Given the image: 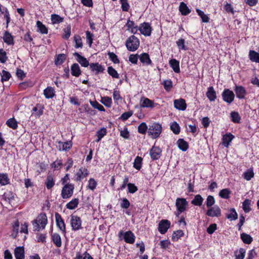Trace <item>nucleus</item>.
Returning a JSON list of instances; mask_svg holds the SVG:
<instances>
[{
	"label": "nucleus",
	"mask_w": 259,
	"mask_h": 259,
	"mask_svg": "<svg viewBox=\"0 0 259 259\" xmlns=\"http://www.w3.org/2000/svg\"><path fill=\"white\" fill-rule=\"evenodd\" d=\"M48 223L47 217L45 213H40L36 219L32 222L34 231H39L44 229Z\"/></svg>",
	"instance_id": "nucleus-1"
},
{
	"label": "nucleus",
	"mask_w": 259,
	"mask_h": 259,
	"mask_svg": "<svg viewBox=\"0 0 259 259\" xmlns=\"http://www.w3.org/2000/svg\"><path fill=\"white\" fill-rule=\"evenodd\" d=\"M162 127L161 124L154 122L149 125L148 131V135L152 139H156L159 137L162 132Z\"/></svg>",
	"instance_id": "nucleus-2"
},
{
	"label": "nucleus",
	"mask_w": 259,
	"mask_h": 259,
	"mask_svg": "<svg viewBox=\"0 0 259 259\" xmlns=\"http://www.w3.org/2000/svg\"><path fill=\"white\" fill-rule=\"evenodd\" d=\"M140 45V40L135 35L130 36L126 40L125 46L127 49L130 51H135Z\"/></svg>",
	"instance_id": "nucleus-3"
},
{
	"label": "nucleus",
	"mask_w": 259,
	"mask_h": 259,
	"mask_svg": "<svg viewBox=\"0 0 259 259\" xmlns=\"http://www.w3.org/2000/svg\"><path fill=\"white\" fill-rule=\"evenodd\" d=\"M188 205V202L185 198H178L176 201V206L177 209L176 215L179 217L181 213L185 211Z\"/></svg>",
	"instance_id": "nucleus-4"
},
{
	"label": "nucleus",
	"mask_w": 259,
	"mask_h": 259,
	"mask_svg": "<svg viewBox=\"0 0 259 259\" xmlns=\"http://www.w3.org/2000/svg\"><path fill=\"white\" fill-rule=\"evenodd\" d=\"M74 189V185L72 184H66L62 188L61 191V197L63 199L70 198L73 194Z\"/></svg>",
	"instance_id": "nucleus-5"
},
{
	"label": "nucleus",
	"mask_w": 259,
	"mask_h": 259,
	"mask_svg": "<svg viewBox=\"0 0 259 259\" xmlns=\"http://www.w3.org/2000/svg\"><path fill=\"white\" fill-rule=\"evenodd\" d=\"M118 237L121 239L123 237L124 241L129 244H133L135 240V236L134 234L131 231H127L123 233L122 231H120L118 233Z\"/></svg>",
	"instance_id": "nucleus-6"
},
{
	"label": "nucleus",
	"mask_w": 259,
	"mask_h": 259,
	"mask_svg": "<svg viewBox=\"0 0 259 259\" xmlns=\"http://www.w3.org/2000/svg\"><path fill=\"white\" fill-rule=\"evenodd\" d=\"M70 222L72 230L78 231L82 229V221L79 217L73 214L71 215Z\"/></svg>",
	"instance_id": "nucleus-7"
},
{
	"label": "nucleus",
	"mask_w": 259,
	"mask_h": 259,
	"mask_svg": "<svg viewBox=\"0 0 259 259\" xmlns=\"http://www.w3.org/2000/svg\"><path fill=\"white\" fill-rule=\"evenodd\" d=\"M152 27L149 23L144 22L141 23L139 27V30L144 36H149L152 32Z\"/></svg>",
	"instance_id": "nucleus-8"
},
{
	"label": "nucleus",
	"mask_w": 259,
	"mask_h": 259,
	"mask_svg": "<svg viewBox=\"0 0 259 259\" xmlns=\"http://www.w3.org/2000/svg\"><path fill=\"white\" fill-rule=\"evenodd\" d=\"M158 104L154 102L153 101L145 97H143L140 100V106L142 108H153Z\"/></svg>",
	"instance_id": "nucleus-9"
},
{
	"label": "nucleus",
	"mask_w": 259,
	"mask_h": 259,
	"mask_svg": "<svg viewBox=\"0 0 259 259\" xmlns=\"http://www.w3.org/2000/svg\"><path fill=\"white\" fill-rule=\"evenodd\" d=\"M222 97L225 102L230 104L234 100L235 95L232 91L229 89H225L222 93Z\"/></svg>",
	"instance_id": "nucleus-10"
},
{
	"label": "nucleus",
	"mask_w": 259,
	"mask_h": 259,
	"mask_svg": "<svg viewBox=\"0 0 259 259\" xmlns=\"http://www.w3.org/2000/svg\"><path fill=\"white\" fill-rule=\"evenodd\" d=\"M206 214L210 217H219L221 215V210L218 206L215 205L209 207Z\"/></svg>",
	"instance_id": "nucleus-11"
},
{
	"label": "nucleus",
	"mask_w": 259,
	"mask_h": 259,
	"mask_svg": "<svg viewBox=\"0 0 259 259\" xmlns=\"http://www.w3.org/2000/svg\"><path fill=\"white\" fill-rule=\"evenodd\" d=\"M170 223L167 220H162L159 223L158 231L162 234H165L170 227Z\"/></svg>",
	"instance_id": "nucleus-12"
},
{
	"label": "nucleus",
	"mask_w": 259,
	"mask_h": 259,
	"mask_svg": "<svg viewBox=\"0 0 259 259\" xmlns=\"http://www.w3.org/2000/svg\"><path fill=\"white\" fill-rule=\"evenodd\" d=\"M55 219L57 227L65 234L66 233L65 224L61 215L58 213H56Z\"/></svg>",
	"instance_id": "nucleus-13"
},
{
	"label": "nucleus",
	"mask_w": 259,
	"mask_h": 259,
	"mask_svg": "<svg viewBox=\"0 0 259 259\" xmlns=\"http://www.w3.org/2000/svg\"><path fill=\"white\" fill-rule=\"evenodd\" d=\"M149 154L152 160H157L161 156V150L158 147L154 146L150 149L149 151Z\"/></svg>",
	"instance_id": "nucleus-14"
},
{
	"label": "nucleus",
	"mask_w": 259,
	"mask_h": 259,
	"mask_svg": "<svg viewBox=\"0 0 259 259\" xmlns=\"http://www.w3.org/2000/svg\"><path fill=\"white\" fill-rule=\"evenodd\" d=\"M88 171L87 168L81 167L75 175L74 180L76 182L80 181L88 175Z\"/></svg>",
	"instance_id": "nucleus-15"
},
{
	"label": "nucleus",
	"mask_w": 259,
	"mask_h": 259,
	"mask_svg": "<svg viewBox=\"0 0 259 259\" xmlns=\"http://www.w3.org/2000/svg\"><path fill=\"white\" fill-rule=\"evenodd\" d=\"M174 107L179 110L184 111L187 107V104L185 100L182 98L175 100L174 101Z\"/></svg>",
	"instance_id": "nucleus-16"
},
{
	"label": "nucleus",
	"mask_w": 259,
	"mask_h": 259,
	"mask_svg": "<svg viewBox=\"0 0 259 259\" xmlns=\"http://www.w3.org/2000/svg\"><path fill=\"white\" fill-rule=\"evenodd\" d=\"M234 91L236 94L237 97L239 99H244L246 95V90L241 85H236Z\"/></svg>",
	"instance_id": "nucleus-17"
},
{
	"label": "nucleus",
	"mask_w": 259,
	"mask_h": 259,
	"mask_svg": "<svg viewBox=\"0 0 259 259\" xmlns=\"http://www.w3.org/2000/svg\"><path fill=\"white\" fill-rule=\"evenodd\" d=\"M73 55L76 57V60L80 65H99L98 63H93L90 64L85 58L81 56L77 52L74 53Z\"/></svg>",
	"instance_id": "nucleus-18"
},
{
	"label": "nucleus",
	"mask_w": 259,
	"mask_h": 259,
	"mask_svg": "<svg viewBox=\"0 0 259 259\" xmlns=\"http://www.w3.org/2000/svg\"><path fill=\"white\" fill-rule=\"evenodd\" d=\"M14 255L16 259L24 258V248L23 246L17 247L15 249Z\"/></svg>",
	"instance_id": "nucleus-19"
},
{
	"label": "nucleus",
	"mask_w": 259,
	"mask_h": 259,
	"mask_svg": "<svg viewBox=\"0 0 259 259\" xmlns=\"http://www.w3.org/2000/svg\"><path fill=\"white\" fill-rule=\"evenodd\" d=\"M37 32L41 34H47L48 29L41 21L38 20L36 22Z\"/></svg>",
	"instance_id": "nucleus-20"
},
{
	"label": "nucleus",
	"mask_w": 259,
	"mask_h": 259,
	"mask_svg": "<svg viewBox=\"0 0 259 259\" xmlns=\"http://www.w3.org/2000/svg\"><path fill=\"white\" fill-rule=\"evenodd\" d=\"M206 95L210 101H214L217 98L216 93L212 87L208 88Z\"/></svg>",
	"instance_id": "nucleus-21"
},
{
	"label": "nucleus",
	"mask_w": 259,
	"mask_h": 259,
	"mask_svg": "<svg viewBox=\"0 0 259 259\" xmlns=\"http://www.w3.org/2000/svg\"><path fill=\"white\" fill-rule=\"evenodd\" d=\"M179 11L181 13V14L184 16H186L191 12V10L189 9L187 5L184 2H181L180 3Z\"/></svg>",
	"instance_id": "nucleus-22"
},
{
	"label": "nucleus",
	"mask_w": 259,
	"mask_h": 259,
	"mask_svg": "<svg viewBox=\"0 0 259 259\" xmlns=\"http://www.w3.org/2000/svg\"><path fill=\"white\" fill-rule=\"evenodd\" d=\"M234 136L230 133L225 135L223 137V145L225 147H228L230 143L234 138Z\"/></svg>",
	"instance_id": "nucleus-23"
},
{
	"label": "nucleus",
	"mask_w": 259,
	"mask_h": 259,
	"mask_svg": "<svg viewBox=\"0 0 259 259\" xmlns=\"http://www.w3.org/2000/svg\"><path fill=\"white\" fill-rule=\"evenodd\" d=\"M58 144V148L60 151L67 150L71 148L72 147L71 141H68L66 142H59Z\"/></svg>",
	"instance_id": "nucleus-24"
},
{
	"label": "nucleus",
	"mask_w": 259,
	"mask_h": 259,
	"mask_svg": "<svg viewBox=\"0 0 259 259\" xmlns=\"http://www.w3.org/2000/svg\"><path fill=\"white\" fill-rule=\"evenodd\" d=\"M52 239L53 243L58 247H60L62 245V241L60 235L57 233H54L52 235Z\"/></svg>",
	"instance_id": "nucleus-25"
},
{
	"label": "nucleus",
	"mask_w": 259,
	"mask_h": 259,
	"mask_svg": "<svg viewBox=\"0 0 259 259\" xmlns=\"http://www.w3.org/2000/svg\"><path fill=\"white\" fill-rule=\"evenodd\" d=\"M249 58L251 61L259 63V53L250 50L249 52Z\"/></svg>",
	"instance_id": "nucleus-26"
},
{
	"label": "nucleus",
	"mask_w": 259,
	"mask_h": 259,
	"mask_svg": "<svg viewBox=\"0 0 259 259\" xmlns=\"http://www.w3.org/2000/svg\"><path fill=\"white\" fill-rule=\"evenodd\" d=\"M177 144L180 149L186 151L188 148V144L183 139H180L177 141Z\"/></svg>",
	"instance_id": "nucleus-27"
},
{
	"label": "nucleus",
	"mask_w": 259,
	"mask_h": 259,
	"mask_svg": "<svg viewBox=\"0 0 259 259\" xmlns=\"http://www.w3.org/2000/svg\"><path fill=\"white\" fill-rule=\"evenodd\" d=\"M44 94L47 99L52 98L55 96L54 90L53 88L49 87L44 90Z\"/></svg>",
	"instance_id": "nucleus-28"
},
{
	"label": "nucleus",
	"mask_w": 259,
	"mask_h": 259,
	"mask_svg": "<svg viewBox=\"0 0 259 259\" xmlns=\"http://www.w3.org/2000/svg\"><path fill=\"white\" fill-rule=\"evenodd\" d=\"M32 114L35 112V116H40L43 114L44 107L40 104H37L36 106L32 109Z\"/></svg>",
	"instance_id": "nucleus-29"
},
{
	"label": "nucleus",
	"mask_w": 259,
	"mask_h": 259,
	"mask_svg": "<svg viewBox=\"0 0 259 259\" xmlns=\"http://www.w3.org/2000/svg\"><path fill=\"white\" fill-rule=\"evenodd\" d=\"M66 59V55L64 54H60L56 56L55 60V65H61Z\"/></svg>",
	"instance_id": "nucleus-30"
},
{
	"label": "nucleus",
	"mask_w": 259,
	"mask_h": 259,
	"mask_svg": "<svg viewBox=\"0 0 259 259\" xmlns=\"http://www.w3.org/2000/svg\"><path fill=\"white\" fill-rule=\"evenodd\" d=\"M139 57L141 63H146L148 64L151 63V61L150 59L149 55H148V54L143 53Z\"/></svg>",
	"instance_id": "nucleus-31"
},
{
	"label": "nucleus",
	"mask_w": 259,
	"mask_h": 259,
	"mask_svg": "<svg viewBox=\"0 0 259 259\" xmlns=\"http://www.w3.org/2000/svg\"><path fill=\"white\" fill-rule=\"evenodd\" d=\"M203 198L202 196L197 194L195 196L194 198L191 201V203L197 206H201L203 203Z\"/></svg>",
	"instance_id": "nucleus-32"
},
{
	"label": "nucleus",
	"mask_w": 259,
	"mask_h": 259,
	"mask_svg": "<svg viewBox=\"0 0 259 259\" xmlns=\"http://www.w3.org/2000/svg\"><path fill=\"white\" fill-rule=\"evenodd\" d=\"M79 203V200L77 198H74L69 202L67 203L66 206L67 208L69 209H75L78 205Z\"/></svg>",
	"instance_id": "nucleus-33"
},
{
	"label": "nucleus",
	"mask_w": 259,
	"mask_h": 259,
	"mask_svg": "<svg viewBox=\"0 0 259 259\" xmlns=\"http://www.w3.org/2000/svg\"><path fill=\"white\" fill-rule=\"evenodd\" d=\"M196 12L198 15L200 17L202 20V22L203 23H208L209 21V17L206 14H204V12L202 10L197 9Z\"/></svg>",
	"instance_id": "nucleus-34"
},
{
	"label": "nucleus",
	"mask_w": 259,
	"mask_h": 259,
	"mask_svg": "<svg viewBox=\"0 0 259 259\" xmlns=\"http://www.w3.org/2000/svg\"><path fill=\"white\" fill-rule=\"evenodd\" d=\"M51 21L53 24H58L64 21V18L61 17L58 14H52L51 15Z\"/></svg>",
	"instance_id": "nucleus-35"
},
{
	"label": "nucleus",
	"mask_w": 259,
	"mask_h": 259,
	"mask_svg": "<svg viewBox=\"0 0 259 259\" xmlns=\"http://www.w3.org/2000/svg\"><path fill=\"white\" fill-rule=\"evenodd\" d=\"M240 237L243 242L247 244H250L253 240L250 235L245 233H242L240 235Z\"/></svg>",
	"instance_id": "nucleus-36"
},
{
	"label": "nucleus",
	"mask_w": 259,
	"mask_h": 259,
	"mask_svg": "<svg viewBox=\"0 0 259 259\" xmlns=\"http://www.w3.org/2000/svg\"><path fill=\"white\" fill-rule=\"evenodd\" d=\"M4 41L8 45L13 44V37L12 35L8 32L6 31L5 32L4 37Z\"/></svg>",
	"instance_id": "nucleus-37"
},
{
	"label": "nucleus",
	"mask_w": 259,
	"mask_h": 259,
	"mask_svg": "<svg viewBox=\"0 0 259 259\" xmlns=\"http://www.w3.org/2000/svg\"><path fill=\"white\" fill-rule=\"evenodd\" d=\"M7 125L10 128L15 130L18 127L17 122L14 118L9 119L6 122Z\"/></svg>",
	"instance_id": "nucleus-38"
},
{
	"label": "nucleus",
	"mask_w": 259,
	"mask_h": 259,
	"mask_svg": "<svg viewBox=\"0 0 259 259\" xmlns=\"http://www.w3.org/2000/svg\"><path fill=\"white\" fill-rule=\"evenodd\" d=\"M245 254V250L241 248L235 252V259H243Z\"/></svg>",
	"instance_id": "nucleus-39"
},
{
	"label": "nucleus",
	"mask_w": 259,
	"mask_h": 259,
	"mask_svg": "<svg viewBox=\"0 0 259 259\" xmlns=\"http://www.w3.org/2000/svg\"><path fill=\"white\" fill-rule=\"evenodd\" d=\"M55 185V182L53 178V177L51 175H49L47 177L46 185V187L48 189H51Z\"/></svg>",
	"instance_id": "nucleus-40"
},
{
	"label": "nucleus",
	"mask_w": 259,
	"mask_h": 259,
	"mask_svg": "<svg viewBox=\"0 0 259 259\" xmlns=\"http://www.w3.org/2000/svg\"><path fill=\"white\" fill-rule=\"evenodd\" d=\"M184 235V232L182 230H178L174 232L172 235V240L173 241H178L182 236Z\"/></svg>",
	"instance_id": "nucleus-41"
},
{
	"label": "nucleus",
	"mask_w": 259,
	"mask_h": 259,
	"mask_svg": "<svg viewBox=\"0 0 259 259\" xmlns=\"http://www.w3.org/2000/svg\"><path fill=\"white\" fill-rule=\"evenodd\" d=\"M19 223L18 221H16L13 226V232L11 234V236L14 238H16L19 232Z\"/></svg>",
	"instance_id": "nucleus-42"
},
{
	"label": "nucleus",
	"mask_w": 259,
	"mask_h": 259,
	"mask_svg": "<svg viewBox=\"0 0 259 259\" xmlns=\"http://www.w3.org/2000/svg\"><path fill=\"white\" fill-rule=\"evenodd\" d=\"M9 183V179L6 174H0V184L6 185Z\"/></svg>",
	"instance_id": "nucleus-43"
},
{
	"label": "nucleus",
	"mask_w": 259,
	"mask_h": 259,
	"mask_svg": "<svg viewBox=\"0 0 259 259\" xmlns=\"http://www.w3.org/2000/svg\"><path fill=\"white\" fill-rule=\"evenodd\" d=\"M227 218L231 220H235L238 218V214L234 208H231L230 213L227 214Z\"/></svg>",
	"instance_id": "nucleus-44"
},
{
	"label": "nucleus",
	"mask_w": 259,
	"mask_h": 259,
	"mask_svg": "<svg viewBox=\"0 0 259 259\" xmlns=\"http://www.w3.org/2000/svg\"><path fill=\"white\" fill-rule=\"evenodd\" d=\"M250 200L248 199H246L242 203V208L244 211L247 213L251 210L250 207Z\"/></svg>",
	"instance_id": "nucleus-45"
},
{
	"label": "nucleus",
	"mask_w": 259,
	"mask_h": 259,
	"mask_svg": "<svg viewBox=\"0 0 259 259\" xmlns=\"http://www.w3.org/2000/svg\"><path fill=\"white\" fill-rule=\"evenodd\" d=\"M74 40L75 45L74 46L75 48H81L82 47V42L81 37L79 35H75L74 36Z\"/></svg>",
	"instance_id": "nucleus-46"
},
{
	"label": "nucleus",
	"mask_w": 259,
	"mask_h": 259,
	"mask_svg": "<svg viewBox=\"0 0 259 259\" xmlns=\"http://www.w3.org/2000/svg\"><path fill=\"white\" fill-rule=\"evenodd\" d=\"M74 259H93L91 255L87 251L83 254L77 253Z\"/></svg>",
	"instance_id": "nucleus-47"
},
{
	"label": "nucleus",
	"mask_w": 259,
	"mask_h": 259,
	"mask_svg": "<svg viewBox=\"0 0 259 259\" xmlns=\"http://www.w3.org/2000/svg\"><path fill=\"white\" fill-rule=\"evenodd\" d=\"M142 158L137 156L134 160V167L137 170H140L142 166Z\"/></svg>",
	"instance_id": "nucleus-48"
},
{
	"label": "nucleus",
	"mask_w": 259,
	"mask_h": 259,
	"mask_svg": "<svg viewBox=\"0 0 259 259\" xmlns=\"http://www.w3.org/2000/svg\"><path fill=\"white\" fill-rule=\"evenodd\" d=\"M148 128L145 122H142L138 127V131L142 134H145Z\"/></svg>",
	"instance_id": "nucleus-49"
},
{
	"label": "nucleus",
	"mask_w": 259,
	"mask_h": 259,
	"mask_svg": "<svg viewBox=\"0 0 259 259\" xmlns=\"http://www.w3.org/2000/svg\"><path fill=\"white\" fill-rule=\"evenodd\" d=\"M254 175L253 170L251 168L243 174L244 178L247 181L250 180L254 177Z\"/></svg>",
	"instance_id": "nucleus-50"
},
{
	"label": "nucleus",
	"mask_w": 259,
	"mask_h": 259,
	"mask_svg": "<svg viewBox=\"0 0 259 259\" xmlns=\"http://www.w3.org/2000/svg\"><path fill=\"white\" fill-rule=\"evenodd\" d=\"M101 102L105 106L110 107L112 105V99L109 97H104L101 98Z\"/></svg>",
	"instance_id": "nucleus-51"
},
{
	"label": "nucleus",
	"mask_w": 259,
	"mask_h": 259,
	"mask_svg": "<svg viewBox=\"0 0 259 259\" xmlns=\"http://www.w3.org/2000/svg\"><path fill=\"white\" fill-rule=\"evenodd\" d=\"M170 130L175 134H179L180 132V127L176 122H173L170 125Z\"/></svg>",
	"instance_id": "nucleus-52"
},
{
	"label": "nucleus",
	"mask_w": 259,
	"mask_h": 259,
	"mask_svg": "<svg viewBox=\"0 0 259 259\" xmlns=\"http://www.w3.org/2000/svg\"><path fill=\"white\" fill-rule=\"evenodd\" d=\"M230 191L228 189H224L219 193V196L224 199H228L230 197Z\"/></svg>",
	"instance_id": "nucleus-53"
},
{
	"label": "nucleus",
	"mask_w": 259,
	"mask_h": 259,
	"mask_svg": "<svg viewBox=\"0 0 259 259\" xmlns=\"http://www.w3.org/2000/svg\"><path fill=\"white\" fill-rule=\"evenodd\" d=\"M71 35V26L68 25L65 28L63 29V38L65 39H68Z\"/></svg>",
	"instance_id": "nucleus-54"
},
{
	"label": "nucleus",
	"mask_w": 259,
	"mask_h": 259,
	"mask_svg": "<svg viewBox=\"0 0 259 259\" xmlns=\"http://www.w3.org/2000/svg\"><path fill=\"white\" fill-rule=\"evenodd\" d=\"M97 185L96 181L93 178H91L88 182V189L93 191L95 189Z\"/></svg>",
	"instance_id": "nucleus-55"
},
{
	"label": "nucleus",
	"mask_w": 259,
	"mask_h": 259,
	"mask_svg": "<svg viewBox=\"0 0 259 259\" xmlns=\"http://www.w3.org/2000/svg\"><path fill=\"white\" fill-rule=\"evenodd\" d=\"M71 72L72 75L78 76L80 74V70L78 66H71Z\"/></svg>",
	"instance_id": "nucleus-56"
},
{
	"label": "nucleus",
	"mask_w": 259,
	"mask_h": 259,
	"mask_svg": "<svg viewBox=\"0 0 259 259\" xmlns=\"http://www.w3.org/2000/svg\"><path fill=\"white\" fill-rule=\"evenodd\" d=\"M85 34L87 43L89 44V47H91L93 44L94 35L89 31H87Z\"/></svg>",
	"instance_id": "nucleus-57"
},
{
	"label": "nucleus",
	"mask_w": 259,
	"mask_h": 259,
	"mask_svg": "<svg viewBox=\"0 0 259 259\" xmlns=\"http://www.w3.org/2000/svg\"><path fill=\"white\" fill-rule=\"evenodd\" d=\"M109 58L113 62L114 64H118L119 60L117 57V56L113 52H109L108 54Z\"/></svg>",
	"instance_id": "nucleus-58"
},
{
	"label": "nucleus",
	"mask_w": 259,
	"mask_h": 259,
	"mask_svg": "<svg viewBox=\"0 0 259 259\" xmlns=\"http://www.w3.org/2000/svg\"><path fill=\"white\" fill-rule=\"evenodd\" d=\"M122 10L124 12H128L130 6L127 0H120Z\"/></svg>",
	"instance_id": "nucleus-59"
},
{
	"label": "nucleus",
	"mask_w": 259,
	"mask_h": 259,
	"mask_svg": "<svg viewBox=\"0 0 259 259\" xmlns=\"http://www.w3.org/2000/svg\"><path fill=\"white\" fill-rule=\"evenodd\" d=\"M231 117L233 122L235 123H239L240 120V117L238 112H232L231 113Z\"/></svg>",
	"instance_id": "nucleus-60"
},
{
	"label": "nucleus",
	"mask_w": 259,
	"mask_h": 259,
	"mask_svg": "<svg viewBox=\"0 0 259 259\" xmlns=\"http://www.w3.org/2000/svg\"><path fill=\"white\" fill-rule=\"evenodd\" d=\"M177 45L179 49L187 50L188 48L185 45V39L180 38L176 41Z\"/></svg>",
	"instance_id": "nucleus-61"
},
{
	"label": "nucleus",
	"mask_w": 259,
	"mask_h": 259,
	"mask_svg": "<svg viewBox=\"0 0 259 259\" xmlns=\"http://www.w3.org/2000/svg\"><path fill=\"white\" fill-rule=\"evenodd\" d=\"M1 75L2 77V81L3 82L4 81H8L11 76V74L9 72L4 70L2 71Z\"/></svg>",
	"instance_id": "nucleus-62"
},
{
	"label": "nucleus",
	"mask_w": 259,
	"mask_h": 259,
	"mask_svg": "<svg viewBox=\"0 0 259 259\" xmlns=\"http://www.w3.org/2000/svg\"><path fill=\"white\" fill-rule=\"evenodd\" d=\"M162 84L164 86V89L167 91H170L172 86V81L170 79L164 80Z\"/></svg>",
	"instance_id": "nucleus-63"
},
{
	"label": "nucleus",
	"mask_w": 259,
	"mask_h": 259,
	"mask_svg": "<svg viewBox=\"0 0 259 259\" xmlns=\"http://www.w3.org/2000/svg\"><path fill=\"white\" fill-rule=\"evenodd\" d=\"M215 200L212 196L209 195L206 201V205L207 207H211L214 204Z\"/></svg>",
	"instance_id": "nucleus-64"
}]
</instances>
